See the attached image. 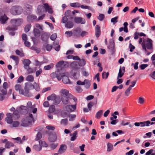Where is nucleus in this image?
I'll return each instance as SVG.
<instances>
[{"instance_id": "f257e3e1", "label": "nucleus", "mask_w": 155, "mask_h": 155, "mask_svg": "<svg viewBox=\"0 0 155 155\" xmlns=\"http://www.w3.org/2000/svg\"><path fill=\"white\" fill-rule=\"evenodd\" d=\"M35 120L32 114H29V116L23 119L21 125L23 127H27Z\"/></svg>"}, {"instance_id": "f03ea898", "label": "nucleus", "mask_w": 155, "mask_h": 155, "mask_svg": "<svg viewBox=\"0 0 155 155\" xmlns=\"http://www.w3.org/2000/svg\"><path fill=\"white\" fill-rule=\"evenodd\" d=\"M10 12L12 14L14 15H17L21 13L22 12V9L20 6H15L11 8Z\"/></svg>"}, {"instance_id": "7ed1b4c3", "label": "nucleus", "mask_w": 155, "mask_h": 155, "mask_svg": "<svg viewBox=\"0 0 155 155\" xmlns=\"http://www.w3.org/2000/svg\"><path fill=\"white\" fill-rule=\"evenodd\" d=\"M62 72H61V78H62V79L63 82L65 84H72V83L70 81L67 75H68L67 73L65 72V70L64 69L61 70Z\"/></svg>"}, {"instance_id": "20e7f679", "label": "nucleus", "mask_w": 155, "mask_h": 155, "mask_svg": "<svg viewBox=\"0 0 155 155\" xmlns=\"http://www.w3.org/2000/svg\"><path fill=\"white\" fill-rule=\"evenodd\" d=\"M23 19L21 18L12 19L10 21L11 24L16 28L20 26L23 22Z\"/></svg>"}, {"instance_id": "39448f33", "label": "nucleus", "mask_w": 155, "mask_h": 155, "mask_svg": "<svg viewBox=\"0 0 155 155\" xmlns=\"http://www.w3.org/2000/svg\"><path fill=\"white\" fill-rule=\"evenodd\" d=\"M62 72V71L61 70L60 71L59 69V70H58L56 72H53L51 73L50 75L51 77L52 78H57L58 81H60L61 79V74Z\"/></svg>"}, {"instance_id": "423d86ee", "label": "nucleus", "mask_w": 155, "mask_h": 155, "mask_svg": "<svg viewBox=\"0 0 155 155\" xmlns=\"http://www.w3.org/2000/svg\"><path fill=\"white\" fill-rule=\"evenodd\" d=\"M74 20V22L78 24H84L86 22L85 18L80 17H75Z\"/></svg>"}, {"instance_id": "0eeeda50", "label": "nucleus", "mask_w": 155, "mask_h": 155, "mask_svg": "<svg viewBox=\"0 0 155 155\" xmlns=\"http://www.w3.org/2000/svg\"><path fill=\"white\" fill-rule=\"evenodd\" d=\"M76 103L74 105H68L65 106V108L68 111L73 112L76 109Z\"/></svg>"}, {"instance_id": "6e6552de", "label": "nucleus", "mask_w": 155, "mask_h": 155, "mask_svg": "<svg viewBox=\"0 0 155 155\" xmlns=\"http://www.w3.org/2000/svg\"><path fill=\"white\" fill-rule=\"evenodd\" d=\"M50 35L48 33L43 32L41 35V39L43 41L46 42L49 38Z\"/></svg>"}, {"instance_id": "1a4fd4ad", "label": "nucleus", "mask_w": 155, "mask_h": 155, "mask_svg": "<svg viewBox=\"0 0 155 155\" xmlns=\"http://www.w3.org/2000/svg\"><path fill=\"white\" fill-rule=\"evenodd\" d=\"M153 41L151 39L148 38L147 39L146 43L144 44L146 46V48L148 49H151L153 48Z\"/></svg>"}, {"instance_id": "9d476101", "label": "nucleus", "mask_w": 155, "mask_h": 155, "mask_svg": "<svg viewBox=\"0 0 155 155\" xmlns=\"http://www.w3.org/2000/svg\"><path fill=\"white\" fill-rule=\"evenodd\" d=\"M7 117L5 119V121L9 124H11L13 122L12 114L11 113H8L6 114Z\"/></svg>"}, {"instance_id": "9b49d317", "label": "nucleus", "mask_w": 155, "mask_h": 155, "mask_svg": "<svg viewBox=\"0 0 155 155\" xmlns=\"http://www.w3.org/2000/svg\"><path fill=\"white\" fill-rule=\"evenodd\" d=\"M60 92L61 93V97L63 96V95L64 96H67L69 98L70 97V95H71V94L69 93L68 91L65 89H62Z\"/></svg>"}, {"instance_id": "f8f14e48", "label": "nucleus", "mask_w": 155, "mask_h": 155, "mask_svg": "<svg viewBox=\"0 0 155 155\" xmlns=\"http://www.w3.org/2000/svg\"><path fill=\"white\" fill-rule=\"evenodd\" d=\"M125 72V68L124 67H120L118 73L117 79L121 78L123 75L124 73Z\"/></svg>"}, {"instance_id": "ddd939ff", "label": "nucleus", "mask_w": 155, "mask_h": 155, "mask_svg": "<svg viewBox=\"0 0 155 155\" xmlns=\"http://www.w3.org/2000/svg\"><path fill=\"white\" fill-rule=\"evenodd\" d=\"M101 34L100 28L98 25H97L95 27V35L97 38H98Z\"/></svg>"}, {"instance_id": "4468645a", "label": "nucleus", "mask_w": 155, "mask_h": 155, "mask_svg": "<svg viewBox=\"0 0 155 155\" xmlns=\"http://www.w3.org/2000/svg\"><path fill=\"white\" fill-rule=\"evenodd\" d=\"M7 29L9 31V34L12 36L15 35V31L17 29V28L9 27L7 28Z\"/></svg>"}, {"instance_id": "2eb2a0df", "label": "nucleus", "mask_w": 155, "mask_h": 155, "mask_svg": "<svg viewBox=\"0 0 155 155\" xmlns=\"http://www.w3.org/2000/svg\"><path fill=\"white\" fill-rule=\"evenodd\" d=\"M64 62L63 61H61L58 62L56 65L57 67L58 68V70L61 71L62 69H64L65 70L64 68H61L63 66L65 67V64H64Z\"/></svg>"}, {"instance_id": "dca6fc26", "label": "nucleus", "mask_w": 155, "mask_h": 155, "mask_svg": "<svg viewBox=\"0 0 155 155\" xmlns=\"http://www.w3.org/2000/svg\"><path fill=\"white\" fill-rule=\"evenodd\" d=\"M44 5L45 10V12H48L50 14H52L53 13V11L51 7L49 6L48 4H44Z\"/></svg>"}, {"instance_id": "f3484780", "label": "nucleus", "mask_w": 155, "mask_h": 155, "mask_svg": "<svg viewBox=\"0 0 155 155\" xmlns=\"http://www.w3.org/2000/svg\"><path fill=\"white\" fill-rule=\"evenodd\" d=\"M67 149V146L64 144L61 145L59 150L58 151V153L59 154H62L64 153Z\"/></svg>"}, {"instance_id": "a211bd4d", "label": "nucleus", "mask_w": 155, "mask_h": 155, "mask_svg": "<svg viewBox=\"0 0 155 155\" xmlns=\"http://www.w3.org/2000/svg\"><path fill=\"white\" fill-rule=\"evenodd\" d=\"M8 19V18L5 14L0 17V22L2 24L6 23Z\"/></svg>"}, {"instance_id": "6ab92c4d", "label": "nucleus", "mask_w": 155, "mask_h": 155, "mask_svg": "<svg viewBox=\"0 0 155 155\" xmlns=\"http://www.w3.org/2000/svg\"><path fill=\"white\" fill-rule=\"evenodd\" d=\"M70 67L74 69H78L80 68L78 65V62L76 61H74L70 64Z\"/></svg>"}, {"instance_id": "aec40b11", "label": "nucleus", "mask_w": 155, "mask_h": 155, "mask_svg": "<svg viewBox=\"0 0 155 155\" xmlns=\"http://www.w3.org/2000/svg\"><path fill=\"white\" fill-rule=\"evenodd\" d=\"M29 90H28L27 89H25V91H24V90H23V92L21 93V94L24 95L25 96L30 97L32 96L31 94L29 92Z\"/></svg>"}, {"instance_id": "412c9836", "label": "nucleus", "mask_w": 155, "mask_h": 155, "mask_svg": "<svg viewBox=\"0 0 155 155\" xmlns=\"http://www.w3.org/2000/svg\"><path fill=\"white\" fill-rule=\"evenodd\" d=\"M15 89L16 91H19V94H20L23 92V89L21 85L20 84H16L15 86Z\"/></svg>"}, {"instance_id": "4be33fe9", "label": "nucleus", "mask_w": 155, "mask_h": 155, "mask_svg": "<svg viewBox=\"0 0 155 155\" xmlns=\"http://www.w3.org/2000/svg\"><path fill=\"white\" fill-rule=\"evenodd\" d=\"M81 31V29L80 27H78L75 28L74 31V35L77 37L79 36Z\"/></svg>"}, {"instance_id": "5701e85b", "label": "nucleus", "mask_w": 155, "mask_h": 155, "mask_svg": "<svg viewBox=\"0 0 155 155\" xmlns=\"http://www.w3.org/2000/svg\"><path fill=\"white\" fill-rule=\"evenodd\" d=\"M30 61L28 59H25L23 61V63L24 66V68L25 69H27V68L28 67L29 65L31 64Z\"/></svg>"}, {"instance_id": "b1692460", "label": "nucleus", "mask_w": 155, "mask_h": 155, "mask_svg": "<svg viewBox=\"0 0 155 155\" xmlns=\"http://www.w3.org/2000/svg\"><path fill=\"white\" fill-rule=\"evenodd\" d=\"M48 138L50 141L54 142L57 139V136L55 134H51L49 135Z\"/></svg>"}, {"instance_id": "393cba45", "label": "nucleus", "mask_w": 155, "mask_h": 155, "mask_svg": "<svg viewBox=\"0 0 155 155\" xmlns=\"http://www.w3.org/2000/svg\"><path fill=\"white\" fill-rule=\"evenodd\" d=\"M27 18L28 21L31 22H32L38 20L37 17L36 16L33 15H31L28 16L27 17Z\"/></svg>"}, {"instance_id": "a878e982", "label": "nucleus", "mask_w": 155, "mask_h": 155, "mask_svg": "<svg viewBox=\"0 0 155 155\" xmlns=\"http://www.w3.org/2000/svg\"><path fill=\"white\" fill-rule=\"evenodd\" d=\"M91 81L88 79H85L84 80V87L86 89H88L91 85Z\"/></svg>"}, {"instance_id": "bb28decb", "label": "nucleus", "mask_w": 155, "mask_h": 155, "mask_svg": "<svg viewBox=\"0 0 155 155\" xmlns=\"http://www.w3.org/2000/svg\"><path fill=\"white\" fill-rule=\"evenodd\" d=\"M61 96V100L63 104H67L68 103V99L67 96Z\"/></svg>"}, {"instance_id": "cd10ccee", "label": "nucleus", "mask_w": 155, "mask_h": 155, "mask_svg": "<svg viewBox=\"0 0 155 155\" xmlns=\"http://www.w3.org/2000/svg\"><path fill=\"white\" fill-rule=\"evenodd\" d=\"M13 118L14 119H17L20 117V115L18 111L16 110H15L13 114H12Z\"/></svg>"}, {"instance_id": "c85d7f7f", "label": "nucleus", "mask_w": 155, "mask_h": 155, "mask_svg": "<svg viewBox=\"0 0 155 155\" xmlns=\"http://www.w3.org/2000/svg\"><path fill=\"white\" fill-rule=\"evenodd\" d=\"M33 33L34 36L36 37H38L40 36V31L37 28H34Z\"/></svg>"}, {"instance_id": "c756f323", "label": "nucleus", "mask_w": 155, "mask_h": 155, "mask_svg": "<svg viewBox=\"0 0 155 155\" xmlns=\"http://www.w3.org/2000/svg\"><path fill=\"white\" fill-rule=\"evenodd\" d=\"M78 62L79 67H84L86 64V62L84 59H82L79 60Z\"/></svg>"}, {"instance_id": "7c9ffc66", "label": "nucleus", "mask_w": 155, "mask_h": 155, "mask_svg": "<svg viewBox=\"0 0 155 155\" xmlns=\"http://www.w3.org/2000/svg\"><path fill=\"white\" fill-rule=\"evenodd\" d=\"M74 26V24L71 21H67L65 24V27L68 28H72Z\"/></svg>"}, {"instance_id": "2f4dec72", "label": "nucleus", "mask_w": 155, "mask_h": 155, "mask_svg": "<svg viewBox=\"0 0 155 155\" xmlns=\"http://www.w3.org/2000/svg\"><path fill=\"white\" fill-rule=\"evenodd\" d=\"M33 149L36 151H38L41 150L42 147L39 145H35L33 147Z\"/></svg>"}, {"instance_id": "473e14b6", "label": "nucleus", "mask_w": 155, "mask_h": 155, "mask_svg": "<svg viewBox=\"0 0 155 155\" xmlns=\"http://www.w3.org/2000/svg\"><path fill=\"white\" fill-rule=\"evenodd\" d=\"M150 123V121L149 120H147L142 122V125H140L141 127H144L145 126L148 127L149 126Z\"/></svg>"}, {"instance_id": "72a5a7b5", "label": "nucleus", "mask_w": 155, "mask_h": 155, "mask_svg": "<svg viewBox=\"0 0 155 155\" xmlns=\"http://www.w3.org/2000/svg\"><path fill=\"white\" fill-rule=\"evenodd\" d=\"M10 58L13 59L15 61L16 64H18L19 60L18 56L15 55H11L10 56Z\"/></svg>"}, {"instance_id": "f704fd0d", "label": "nucleus", "mask_w": 155, "mask_h": 155, "mask_svg": "<svg viewBox=\"0 0 155 155\" xmlns=\"http://www.w3.org/2000/svg\"><path fill=\"white\" fill-rule=\"evenodd\" d=\"M56 95L54 94H52L50 96H48L47 97V99L48 100H51V101H54V100L56 99Z\"/></svg>"}, {"instance_id": "c9c22d12", "label": "nucleus", "mask_w": 155, "mask_h": 155, "mask_svg": "<svg viewBox=\"0 0 155 155\" xmlns=\"http://www.w3.org/2000/svg\"><path fill=\"white\" fill-rule=\"evenodd\" d=\"M70 5L74 8H79L80 7V4L78 2L71 3L70 4Z\"/></svg>"}, {"instance_id": "e433bc0d", "label": "nucleus", "mask_w": 155, "mask_h": 155, "mask_svg": "<svg viewBox=\"0 0 155 155\" xmlns=\"http://www.w3.org/2000/svg\"><path fill=\"white\" fill-rule=\"evenodd\" d=\"M26 80L28 81L33 82L34 81V77L32 75H29L26 78Z\"/></svg>"}, {"instance_id": "4c0bfd02", "label": "nucleus", "mask_w": 155, "mask_h": 155, "mask_svg": "<svg viewBox=\"0 0 155 155\" xmlns=\"http://www.w3.org/2000/svg\"><path fill=\"white\" fill-rule=\"evenodd\" d=\"M14 146V145L13 143L10 141H8L5 143V147L6 148H9L11 147H13Z\"/></svg>"}, {"instance_id": "58836bf2", "label": "nucleus", "mask_w": 155, "mask_h": 155, "mask_svg": "<svg viewBox=\"0 0 155 155\" xmlns=\"http://www.w3.org/2000/svg\"><path fill=\"white\" fill-rule=\"evenodd\" d=\"M25 89H27L28 90H29V89L31 87H32V86H33V85L32 84L29 82H27L25 83Z\"/></svg>"}, {"instance_id": "ea45409f", "label": "nucleus", "mask_w": 155, "mask_h": 155, "mask_svg": "<svg viewBox=\"0 0 155 155\" xmlns=\"http://www.w3.org/2000/svg\"><path fill=\"white\" fill-rule=\"evenodd\" d=\"M77 132L75 131L72 134V136L71 137L70 140L71 141H74L77 138Z\"/></svg>"}, {"instance_id": "a19ab883", "label": "nucleus", "mask_w": 155, "mask_h": 155, "mask_svg": "<svg viewBox=\"0 0 155 155\" xmlns=\"http://www.w3.org/2000/svg\"><path fill=\"white\" fill-rule=\"evenodd\" d=\"M32 87L33 88H35L37 91H39L40 90V88L39 85L37 84L35 82L34 83Z\"/></svg>"}, {"instance_id": "79ce46f5", "label": "nucleus", "mask_w": 155, "mask_h": 155, "mask_svg": "<svg viewBox=\"0 0 155 155\" xmlns=\"http://www.w3.org/2000/svg\"><path fill=\"white\" fill-rule=\"evenodd\" d=\"M68 123V120L67 119H62L60 122V124L61 125H63L64 126H66Z\"/></svg>"}, {"instance_id": "37998d69", "label": "nucleus", "mask_w": 155, "mask_h": 155, "mask_svg": "<svg viewBox=\"0 0 155 155\" xmlns=\"http://www.w3.org/2000/svg\"><path fill=\"white\" fill-rule=\"evenodd\" d=\"M107 151L109 152L113 149V146L111 143H107Z\"/></svg>"}, {"instance_id": "c03bdc74", "label": "nucleus", "mask_w": 155, "mask_h": 155, "mask_svg": "<svg viewBox=\"0 0 155 155\" xmlns=\"http://www.w3.org/2000/svg\"><path fill=\"white\" fill-rule=\"evenodd\" d=\"M44 7L43 5H39L37 8L38 13L39 14H41L42 10H44Z\"/></svg>"}, {"instance_id": "a18cd8bd", "label": "nucleus", "mask_w": 155, "mask_h": 155, "mask_svg": "<svg viewBox=\"0 0 155 155\" xmlns=\"http://www.w3.org/2000/svg\"><path fill=\"white\" fill-rule=\"evenodd\" d=\"M55 110V107L54 105H51L49 109V112L50 113H53Z\"/></svg>"}, {"instance_id": "49530a36", "label": "nucleus", "mask_w": 155, "mask_h": 155, "mask_svg": "<svg viewBox=\"0 0 155 155\" xmlns=\"http://www.w3.org/2000/svg\"><path fill=\"white\" fill-rule=\"evenodd\" d=\"M39 145H40L41 147H48V144L46 143L45 141L41 140H40L39 141Z\"/></svg>"}, {"instance_id": "de8ad7c7", "label": "nucleus", "mask_w": 155, "mask_h": 155, "mask_svg": "<svg viewBox=\"0 0 155 155\" xmlns=\"http://www.w3.org/2000/svg\"><path fill=\"white\" fill-rule=\"evenodd\" d=\"M103 114L102 110H100L96 114L95 117L97 118H99Z\"/></svg>"}, {"instance_id": "09e8293b", "label": "nucleus", "mask_w": 155, "mask_h": 155, "mask_svg": "<svg viewBox=\"0 0 155 155\" xmlns=\"http://www.w3.org/2000/svg\"><path fill=\"white\" fill-rule=\"evenodd\" d=\"M54 65V64L52 63L50 65L45 66L44 67V68L45 70H50V69L53 67Z\"/></svg>"}, {"instance_id": "8fccbe9b", "label": "nucleus", "mask_w": 155, "mask_h": 155, "mask_svg": "<svg viewBox=\"0 0 155 155\" xmlns=\"http://www.w3.org/2000/svg\"><path fill=\"white\" fill-rule=\"evenodd\" d=\"M54 104L57 105L59 104L60 102V99L59 97H56V99L54 101Z\"/></svg>"}, {"instance_id": "3c124183", "label": "nucleus", "mask_w": 155, "mask_h": 155, "mask_svg": "<svg viewBox=\"0 0 155 155\" xmlns=\"http://www.w3.org/2000/svg\"><path fill=\"white\" fill-rule=\"evenodd\" d=\"M31 27V24L27 25L25 28V32H28L30 29Z\"/></svg>"}, {"instance_id": "603ef678", "label": "nucleus", "mask_w": 155, "mask_h": 155, "mask_svg": "<svg viewBox=\"0 0 155 155\" xmlns=\"http://www.w3.org/2000/svg\"><path fill=\"white\" fill-rule=\"evenodd\" d=\"M75 88L76 91L78 93H81L83 91L82 88L79 86H76Z\"/></svg>"}, {"instance_id": "864d4df0", "label": "nucleus", "mask_w": 155, "mask_h": 155, "mask_svg": "<svg viewBox=\"0 0 155 155\" xmlns=\"http://www.w3.org/2000/svg\"><path fill=\"white\" fill-rule=\"evenodd\" d=\"M138 103L140 104H143L145 101L144 98L141 97L138 98Z\"/></svg>"}, {"instance_id": "5fc2aeb1", "label": "nucleus", "mask_w": 155, "mask_h": 155, "mask_svg": "<svg viewBox=\"0 0 155 155\" xmlns=\"http://www.w3.org/2000/svg\"><path fill=\"white\" fill-rule=\"evenodd\" d=\"M109 47L111 49H113L114 46V41L112 40L110 41L109 42Z\"/></svg>"}, {"instance_id": "6e6d98bb", "label": "nucleus", "mask_w": 155, "mask_h": 155, "mask_svg": "<svg viewBox=\"0 0 155 155\" xmlns=\"http://www.w3.org/2000/svg\"><path fill=\"white\" fill-rule=\"evenodd\" d=\"M76 116L75 114H70L69 116V120L71 121L74 120Z\"/></svg>"}, {"instance_id": "4d7b16f0", "label": "nucleus", "mask_w": 155, "mask_h": 155, "mask_svg": "<svg viewBox=\"0 0 155 155\" xmlns=\"http://www.w3.org/2000/svg\"><path fill=\"white\" fill-rule=\"evenodd\" d=\"M81 69L82 70V74L84 76L87 77L88 75L89 74L87 72L85 71V68H81Z\"/></svg>"}, {"instance_id": "13d9d810", "label": "nucleus", "mask_w": 155, "mask_h": 155, "mask_svg": "<svg viewBox=\"0 0 155 155\" xmlns=\"http://www.w3.org/2000/svg\"><path fill=\"white\" fill-rule=\"evenodd\" d=\"M19 125V122L18 121H15L13 122L12 126L13 127H16L18 126Z\"/></svg>"}, {"instance_id": "bf43d9fd", "label": "nucleus", "mask_w": 155, "mask_h": 155, "mask_svg": "<svg viewBox=\"0 0 155 155\" xmlns=\"http://www.w3.org/2000/svg\"><path fill=\"white\" fill-rule=\"evenodd\" d=\"M109 73L107 72H104L102 73V76L103 78L107 79L109 75Z\"/></svg>"}, {"instance_id": "052dcab7", "label": "nucleus", "mask_w": 155, "mask_h": 155, "mask_svg": "<svg viewBox=\"0 0 155 155\" xmlns=\"http://www.w3.org/2000/svg\"><path fill=\"white\" fill-rule=\"evenodd\" d=\"M118 17L117 16L112 18L111 20V22L113 23L114 24H115L117 22V20L118 19Z\"/></svg>"}, {"instance_id": "680f3d73", "label": "nucleus", "mask_w": 155, "mask_h": 155, "mask_svg": "<svg viewBox=\"0 0 155 155\" xmlns=\"http://www.w3.org/2000/svg\"><path fill=\"white\" fill-rule=\"evenodd\" d=\"M42 138V135L41 133L40 132H38L37 135L36 137L35 140H40Z\"/></svg>"}, {"instance_id": "e2e57ef3", "label": "nucleus", "mask_w": 155, "mask_h": 155, "mask_svg": "<svg viewBox=\"0 0 155 155\" xmlns=\"http://www.w3.org/2000/svg\"><path fill=\"white\" fill-rule=\"evenodd\" d=\"M24 78L21 75L19 77L17 80V83H20L24 81Z\"/></svg>"}, {"instance_id": "0e129e2a", "label": "nucleus", "mask_w": 155, "mask_h": 155, "mask_svg": "<svg viewBox=\"0 0 155 155\" xmlns=\"http://www.w3.org/2000/svg\"><path fill=\"white\" fill-rule=\"evenodd\" d=\"M58 146V144L57 143H52L50 144V147L51 149V150H54Z\"/></svg>"}, {"instance_id": "69168bd1", "label": "nucleus", "mask_w": 155, "mask_h": 155, "mask_svg": "<svg viewBox=\"0 0 155 155\" xmlns=\"http://www.w3.org/2000/svg\"><path fill=\"white\" fill-rule=\"evenodd\" d=\"M104 18V15L103 14H99V15L98 16V19L101 21H103Z\"/></svg>"}, {"instance_id": "338daca9", "label": "nucleus", "mask_w": 155, "mask_h": 155, "mask_svg": "<svg viewBox=\"0 0 155 155\" xmlns=\"http://www.w3.org/2000/svg\"><path fill=\"white\" fill-rule=\"evenodd\" d=\"M65 34L67 35L68 37H70L72 35L73 33L72 31H67L65 32Z\"/></svg>"}, {"instance_id": "774afa93", "label": "nucleus", "mask_w": 155, "mask_h": 155, "mask_svg": "<svg viewBox=\"0 0 155 155\" xmlns=\"http://www.w3.org/2000/svg\"><path fill=\"white\" fill-rule=\"evenodd\" d=\"M57 35L56 33L53 34L50 37V39L52 41H54L57 38Z\"/></svg>"}]
</instances>
